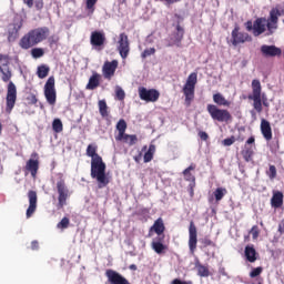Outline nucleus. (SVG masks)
I'll list each match as a JSON object with an SVG mask.
<instances>
[{
	"label": "nucleus",
	"instance_id": "obj_1",
	"mask_svg": "<svg viewBox=\"0 0 284 284\" xmlns=\"http://www.w3.org/2000/svg\"><path fill=\"white\" fill-rule=\"evenodd\" d=\"M278 17H281V10L273 8L270 11L268 18L261 17L253 22V37H261L267 30V37H272L275 30H278Z\"/></svg>",
	"mask_w": 284,
	"mask_h": 284
},
{
	"label": "nucleus",
	"instance_id": "obj_2",
	"mask_svg": "<svg viewBox=\"0 0 284 284\" xmlns=\"http://www.w3.org/2000/svg\"><path fill=\"white\" fill-rule=\"evenodd\" d=\"M1 80L3 83H8L7 85V97H6V113L10 114L12 110H14V105H17V84L11 81L12 79V70L10 67H0Z\"/></svg>",
	"mask_w": 284,
	"mask_h": 284
},
{
	"label": "nucleus",
	"instance_id": "obj_3",
	"mask_svg": "<svg viewBox=\"0 0 284 284\" xmlns=\"http://www.w3.org/2000/svg\"><path fill=\"white\" fill-rule=\"evenodd\" d=\"M49 34L50 29L48 27L32 29L20 39L19 47L22 50H30V48H34V45L45 41Z\"/></svg>",
	"mask_w": 284,
	"mask_h": 284
},
{
	"label": "nucleus",
	"instance_id": "obj_4",
	"mask_svg": "<svg viewBox=\"0 0 284 284\" xmlns=\"http://www.w3.org/2000/svg\"><path fill=\"white\" fill-rule=\"evenodd\" d=\"M105 170L106 165L103 158L91 160V178L98 182L99 190H103L110 184V178L105 174Z\"/></svg>",
	"mask_w": 284,
	"mask_h": 284
},
{
	"label": "nucleus",
	"instance_id": "obj_5",
	"mask_svg": "<svg viewBox=\"0 0 284 284\" xmlns=\"http://www.w3.org/2000/svg\"><path fill=\"white\" fill-rule=\"evenodd\" d=\"M252 95H248V99L253 101V110H251V116L254 121H256V112L261 114L263 112V100L261 99V92H263V88L261 87V80L254 79L251 83Z\"/></svg>",
	"mask_w": 284,
	"mask_h": 284
},
{
	"label": "nucleus",
	"instance_id": "obj_6",
	"mask_svg": "<svg viewBox=\"0 0 284 284\" xmlns=\"http://www.w3.org/2000/svg\"><path fill=\"white\" fill-rule=\"evenodd\" d=\"M55 179V190L58 192V209L62 210V207H65V205H68V200L70 199V189L65 183V176L63 175V173H57Z\"/></svg>",
	"mask_w": 284,
	"mask_h": 284
},
{
	"label": "nucleus",
	"instance_id": "obj_7",
	"mask_svg": "<svg viewBox=\"0 0 284 284\" xmlns=\"http://www.w3.org/2000/svg\"><path fill=\"white\" fill-rule=\"evenodd\" d=\"M196 83H199V74L196 72L190 73L182 89V92L185 97L184 105L186 108H190V105H192V101H194V92L196 90Z\"/></svg>",
	"mask_w": 284,
	"mask_h": 284
},
{
	"label": "nucleus",
	"instance_id": "obj_8",
	"mask_svg": "<svg viewBox=\"0 0 284 284\" xmlns=\"http://www.w3.org/2000/svg\"><path fill=\"white\" fill-rule=\"evenodd\" d=\"M206 111L213 121H217L219 123L232 122V113L227 109L217 108L216 104H207Z\"/></svg>",
	"mask_w": 284,
	"mask_h": 284
},
{
	"label": "nucleus",
	"instance_id": "obj_9",
	"mask_svg": "<svg viewBox=\"0 0 284 284\" xmlns=\"http://www.w3.org/2000/svg\"><path fill=\"white\" fill-rule=\"evenodd\" d=\"M231 43L236 48V45H243V43H252V36L245 31H241V27L235 24L231 32Z\"/></svg>",
	"mask_w": 284,
	"mask_h": 284
},
{
	"label": "nucleus",
	"instance_id": "obj_10",
	"mask_svg": "<svg viewBox=\"0 0 284 284\" xmlns=\"http://www.w3.org/2000/svg\"><path fill=\"white\" fill-rule=\"evenodd\" d=\"M139 97L141 101H146V103H156L161 93L156 89H146L145 87H140L138 89Z\"/></svg>",
	"mask_w": 284,
	"mask_h": 284
},
{
	"label": "nucleus",
	"instance_id": "obj_11",
	"mask_svg": "<svg viewBox=\"0 0 284 284\" xmlns=\"http://www.w3.org/2000/svg\"><path fill=\"white\" fill-rule=\"evenodd\" d=\"M44 97L49 105L57 103V89L54 88V75L49 77L44 84Z\"/></svg>",
	"mask_w": 284,
	"mask_h": 284
},
{
	"label": "nucleus",
	"instance_id": "obj_12",
	"mask_svg": "<svg viewBox=\"0 0 284 284\" xmlns=\"http://www.w3.org/2000/svg\"><path fill=\"white\" fill-rule=\"evenodd\" d=\"M185 36V30L181 24H176V32H173L169 39H166V48H181L182 47V41L183 37Z\"/></svg>",
	"mask_w": 284,
	"mask_h": 284
},
{
	"label": "nucleus",
	"instance_id": "obj_13",
	"mask_svg": "<svg viewBox=\"0 0 284 284\" xmlns=\"http://www.w3.org/2000/svg\"><path fill=\"white\" fill-rule=\"evenodd\" d=\"M21 28H23V19L14 21L8 26L7 39L9 43H14V41L19 39V32L21 31Z\"/></svg>",
	"mask_w": 284,
	"mask_h": 284
},
{
	"label": "nucleus",
	"instance_id": "obj_14",
	"mask_svg": "<svg viewBox=\"0 0 284 284\" xmlns=\"http://www.w3.org/2000/svg\"><path fill=\"white\" fill-rule=\"evenodd\" d=\"M105 33L103 31H93L90 36V43L95 50H103L105 48Z\"/></svg>",
	"mask_w": 284,
	"mask_h": 284
},
{
	"label": "nucleus",
	"instance_id": "obj_15",
	"mask_svg": "<svg viewBox=\"0 0 284 284\" xmlns=\"http://www.w3.org/2000/svg\"><path fill=\"white\" fill-rule=\"evenodd\" d=\"M118 51L122 59H128V54H130V39L128 34L120 33L118 41Z\"/></svg>",
	"mask_w": 284,
	"mask_h": 284
},
{
	"label": "nucleus",
	"instance_id": "obj_16",
	"mask_svg": "<svg viewBox=\"0 0 284 284\" xmlns=\"http://www.w3.org/2000/svg\"><path fill=\"white\" fill-rule=\"evenodd\" d=\"M24 170L31 173L32 179H37V174L39 173V153L33 152L31 154V159L27 161Z\"/></svg>",
	"mask_w": 284,
	"mask_h": 284
},
{
	"label": "nucleus",
	"instance_id": "obj_17",
	"mask_svg": "<svg viewBox=\"0 0 284 284\" xmlns=\"http://www.w3.org/2000/svg\"><path fill=\"white\" fill-rule=\"evenodd\" d=\"M105 276L110 284H130V281L125 276L112 268L105 271Z\"/></svg>",
	"mask_w": 284,
	"mask_h": 284
},
{
	"label": "nucleus",
	"instance_id": "obj_18",
	"mask_svg": "<svg viewBox=\"0 0 284 284\" xmlns=\"http://www.w3.org/2000/svg\"><path fill=\"white\" fill-rule=\"evenodd\" d=\"M116 68H119V61L116 60H112L111 62L105 61L102 67V74L104 79H106L108 81H111L112 77H114L116 72Z\"/></svg>",
	"mask_w": 284,
	"mask_h": 284
},
{
	"label": "nucleus",
	"instance_id": "obj_19",
	"mask_svg": "<svg viewBox=\"0 0 284 284\" xmlns=\"http://www.w3.org/2000/svg\"><path fill=\"white\" fill-rule=\"evenodd\" d=\"M197 243H199V239H197L196 225L194 224V221H191L189 226V248L191 254H194V252H196Z\"/></svg>",
	"mask_w": 284,
	"mask_h": 284
},
{
	"label": "nucleus",
	"instance_id": "obj_20",
	"mask_svg": "<svg viewBox=\"0 0 284 284\" xmlns=\"http://www.w3.org/2000/svg\"><path fill=\"white\" fill-rule=\"evenodd\" d=\"M28 200H29V206L26 212L27 219H32V215L34 212H37V203L39 201V197L37 195V191L30 190L27 194Z\"/></svg>",
	"mask_w": 284,
	"mask_h": 284
},
{
	"label": "nucleus",
	"instance_id": "obj_21",
	"mask_svg": "<svg viewBox=\"0 0 284 284\" xmlns=\"http://www.w3.org/2000/svg\"><path fill=\"white\" fill-rule=\"evenodd\" d=\"M256 143V139L254 135L248 138L245 142L244 149L242 150V156L244 161L250 162L252 161V156H254V145Z\"/></svg>",
	"mask_w": 284,
	"mask_h": 284
},
{
	"label": "nucleus",
	"instance_id": "obj_22",
	"mask_svg": "<svg viewBox=\"0 0 284 284\" xmlns=\"http://www.w3.org/2000/svg\"><path fill=\"white\" fill-rule=\"evenodd\" d=\"M260 50L262 55L266 58L281 57L283 54V50L274 44H263Z\"/></svg>",
	"mask_w": 284,
	"mask_h": 284
},
{
	"label": "nucleus",
	"instance_id": "obj_23",
	"mask_svg": "<svg viewBox=\"0 0 284 284\" xmlns=\"http://www.w3.org/2000/svg\"><path fill=\"white\" fill-rule=\"evenodd\" d=\"M165 241V235H162L151 242V247L155 252V254H165L168 252V245L163 244Z\"/></svg>",
	"mask_w": 284,
	"mask_h": 284
},
{
	"label": "nucleus",
	"instance_id": "obj_24",
	"mask_svg": "<svg viewBox=\"0 0 284 284\" xmlns=\"http://www.w3.org/2000/svg\"><path fill=\"white\" fill-rule=\"evenodd\" d=\"M152 232L158 234V237L165 236V223H163V219L159 217L154 221L153 225L149 230L150 236H152Z\"/></svg>",
	"mask_w": 284,
	"mask_h": 284
},
{
	"label": "nucleus",
	"instance_id": "obj_25",
	"mask_svg": "<svg viewBox=\"0 0 284 284\" xmlns=\"http://www.w3.org/2000/svg\"><path fill=\"white\" fill-rule=\"evenodd\" d=\"M260 129L265 141H272V125L270 124V121L262 119Z\"/></svg>",
	"mask_w": 284,
	"mask_h": 284
},
{
	"label": "nucleus",
	"instance_id": "obj_26",
	"mask_svg": "<svg viewBox=\"0 0 284 284\" xmlns=\"http://www.w3.org/2000/svg\"><path fill=\"white\" fill-rule=\"evenodd\" d=\"M283 192L281 191H273V196L271 199V206L278 210V207H283Z\"/></svg>",
	"mask_w": 284,
	"mask_h": 284
},
{
	"label": "nucleus",
	"instance_id": "obj_27",
	"mask_svg": "<svg viewBox=\"0 0 284 284\" xmlns=\"http://www.w3.org/2000/svg\"><path fill=\"white\" fill-rule=\"evenodd\" d=\"M244 256L248 263H256L258 258V253L253 246L246 245L244 250Z\"/></svg>",
	"mask_w": 284,
	"mask_h": 284
},
{
	"label": "nucleus",
	"instance_id": "obj_28",
	"mask_svg": "<svg viewBox=\"0 0 284 284\" xmlns=\"http://www.w3.org/2000/svg\"><path fill=\"white\" fill-rule=\"evenodd\" d=\"M101 85V74L94 72L85 87V90H97Z\"/></svg>",
	"mask_w": 284,
	"mask_h": 284
},
{
	"label": "nucleus",
	"instance_id": "obj_29",
	"mask_svg": "<svg viewBox=\"0 0 284 284\" xmlns=\"http://www.w3.org/2000/svg\"><path fill=\"white\" fill-rule=\"evenodd\" d=\"M196 170V166L194 164H191L189 168H186L182 174L184 176V181H187L189 183H196V176L192 174Z\"/></svg>",
	"mask_w": 284,
	"mask_h": 284
},
{
	"label": "nucleus",
	"instance_id": "obj_30",
	"mask_svg": "<svg viewBox=\"0 0 284 284\" xmlns=\"http://www.w3.org/2000/svg\"><path fill=\"white\" fill-rule=\"evenodd\" d=\"M213 102L216 105H220L223 108H230V105H232V102H230L227 99H225V97H223V94H221V93L213 94Z\"/></svg>",
	"mask_w": 284,
	"mask_h": 284
},
{
	"label": "nucleus",
	"instance_id": "obj_31",
	"mask_svg": "<svg viewBox=\"0 0 284 284\" xmlns=\"http://www.w3.org/2000/svg\"><path fill=\"white\" fill-rule=\"evenodd\" d=\"M195 270H197V275L202 278H207L210 276V268L203 264H201V261H195Z\"/></svg>",
	"mask_w": 284,
	"mask_h": 284
},
{
	"label": "nucleus",
	"instance_id": "obj_32",
	"mask_svg": "<svg viewBox=\"0 0 284 284\" xmlns=\"http://www.w3.org/2000/svg\"><path fill=\"white\" fill-rule=\"evenodd\" d=\"M116 130L118 135H115V141H121V138L125 134V131L128 130V122H125L123 119L119 120L116 123Z\"/></svg>",
	"mask_w": 284,
	"mask_h": 284
},
{
	"label": "nucleus",
	"instance_id": "obj_33",
	"mask_svg": "<svg viewBox=\"0 0 284 284\" xmlns=\"http://www.w3.org/2000/svg\"><path fill=\"white\" fill-rule=\"evenodd\" d=\"M97 150H99V146L95 144H89L87 148V156H90L91 161H97V159H101V155L97 153Z\"/></svg>",
	"mask_w": 284,
	"mask_h": 284
},
{
	"label": "nucleus",
	"instance_id": "obj_34",
	"mask_svg": "<svg viewBox=\"0 0 284 284\" xmlns=\"http://www.w3.org/2000/svg\"><path fill=\"white\" fill-rule=\"evenodd\" d=\"M121 141L123 143H126V145H136L138 141H139V138L136 136V134H128V133H124L123 136L121 138Z\"/></svg>",
	"mask_w": 284,
	"mask_h": 284
},
{
	"label": "nucleus",
	"instance_id": "obj_35",
	"mask_svg": "<svg viewBox=\"0 0 284 284\" xmlns=\"http://www.w3.org/2000/svg\"><path fill=\"white\" fill-rule=\"evenodd\" d=\"M98 108L102 119H108L110 116V111H108V102H105V100H100L98 102Z\"/></svg>",
	"mask_w": 284,
	"mask_h": 284
},
{
	"label": "nucleus",
	"instance_id": "obj_36",
	"mask_svg": "<svg viewBox=\"0 0 284 284\" xmlns=\"http://www.w3.org/2000/svg\"><path fill=\"white\" fill-rule=\"evenodd\" d=\"M156 153V145L150 144L148 151L144 153V163H150L152 159H154V154Z\"/></svg>",
	"mask_w": 284,
	"mask_h": 284
},
{
	"label": "nucleus",
	"instance_id": "obj_37",
	"mask_svg": "<svg viewBox=\"0 0 284 284\" xmlns=\"http://www.w3.org/2000/svg\"><path fill=\"white\" fill-rule=\"evenodd\" d=\"M37 74H38L39 79H45V77H48V74H50V67H48L45 64L39 65Z\"/></svg>",
	"mask_w": 284,
	"mask_h": 284
},
{
	"label": "nucleus",
	"instance_id": "obj_38",
	"mask_svg": "<svg viewBox=\"0 0 284 284\" xmlns=\"http://www.w3.org/2000/svg\"><path fill=\"white\" fill-rule=\"evenodd\" d=\"M227 194V189L225 187H217L213 192V196L215 197V201L219 203V201H223V197Z\"/></svg>",
	"mask_w": 284,
	"mask_h": 284
},
{
	"label": "nucleus",
	"instance_id": "obj_39",
	"mask_svg": "<svg viewBox=\"0 0 284 284\" xmlns=\"http://www.w3.org/2000/svg\"><path fill=\"white\" fill-rule=\"evenodd\" d=\"M52 130L53 132H55V134H60V132H63V122H61V119L53 120Z\"/></svg>",
	"mask_w": 284,
	"mask_h": 284
},
{
	"label": "nucleus",
	"instance_id": "obj_40",
	"mask_svg": "<svg viewBox=\"0 0 284 284\" xmlns=\"http://www.w3.org/2000/svg\"><path fill=\"white\" fill-rule=\"evenodd\" d=\"M45 54V50L43 48H33L31 49L32 59H41Z\"/></svg>",
	"mask_w": 284,
	"mask_h": 284
},
{
	"label": "nucleus",
	"instance_id": "obj_41",
	"mask_svg": "<svg viewBox=\"0 0 284 284\" xmlns=\"http://www.w3.org/2000/svg\"><path fill=\"white\" fill-rule=\"evenodd\" d=\"M268 146L272 154H278V150H281V142L276 139L272 141Z\"/></svg>",
	"mask_w": 284,
	"mask_h": 284
},
{
	"label": "nucleus",
	"instance_id": "obj_42",
	"mask_svg": "<svg viewBox=\"0 0 284 284\" xmlns=\"http://www.w3.org/2000/svg\"><path fill=\"white\" fill-rule=\"evenodd\" d=\"M0 68H10V55L0 53Z\"/></svg>",
	"mask_w": 284,
	"mask_h": 284
},
{
	"label": "nucleus",
	"instance_id": "obj_43",
	"mask_svg": "<svg viewBox=\"0 0 284 284\" xmlns=\"http://www.w3.org/2000/svg\"><path fill=\"white\" fill-rule=\"evenodd\" d=\"M58 230H68L70 227V219L69 217H63L58 224H57Z\"/></svg>",
	"mask_w": 284,
	"mask_h": 284
},
{
	"label": "nucleus",
	"instance_id": "obj_44",
	"mask_svg": "<svg viewBox=\"0 0 284 284\" xmlns=\"http://www.w3.org/2000/svg\"><path fill=\"white\" fill-rule=\"evenodd\" d=\"M248 234H252L253 241H256V239H258V235L261 234V230L258 229V225H253Z\"/></svg>",
	"mask_w": 284,
	"mask_h": 284
},
{
	"label": "nucleus",
	"instance_id": "obj_45",
	"mask_svg": "<svg viewBox=\"0 0 284 284\" xmlns=\"http://www.w3.org/2000/svg\"><path fill=\"white\" fill-rule=\"evenodd\" d=\"M268 179H271V181H274V179L276 178V166L271 164L268 166V171L266 172Z\"/></svg>",
	"mask_w": 284,
	"mask_h": 284
},
{
	"label": "nucleus",
	"instance_id": "obj_46",
	"mask_svg": "<svg viewBox=\"0 0 284 284\" xmlns=\"http://www.w3.org/2000/svg\"><path fill=\"white\" fill-rule=\"evenodd\" d=\"M152 54H156V49H155V48L145 49V50L141 53V57H142L143 59H148V57H152Z\"/></svg>",
	"mask_w": 284,
	"mask_h": 284
},
{
	"label": "nucleus",
	"instance_id": "obj_47",
	"mask_svg": "<svg viewBox=\"0 0 284 284\" xmlns=\"http://www.w3.org/2000/svg\"><path fill=\"white\" fill-rule=\"evenodd\" d=\"M201 243L203 247H215L216 243H214L212 240H210L207 236L201 240Z\"/></svg>",
	"mask_w": 284,
	"mask_h": 284
},
{
	"label": "nucleus",
	"instance_id": "obj_48",
	"mask_svg": "<svg viewBox=\"0 0 284 284\" xmlns=\"http://www.w3.org/2000/svg\"><path fill=\"white\" fill-rule=\"evenodd\" d=\"M261 274H263V266L253 268L252 272L250 273V277L256 278V276H261Z\"/></svg>",
	"mask_w": 284,
	"mask_h": 284
},
{
	"label": "nucleus",
	"instance_id": "obj_49",
	"mask_svg": "<svg viewBox=\"0 0 284 284\" xmlns=\"http://www.w3.org/2000/svg\"><path fill=\"white\" fill-rule=\"evenodd\" d=\"M115 97L119 101H123V99H125V91H123L121 87H118L115 90Z\"/></svg>",
	"mask_w": 284,
	"mask_h": 284
},
{
	"label": "nucleus",
	"instance_id": "obj_50",
	"mask_svg": "<svg viewBox=\"0 0 284 284\" xmlns=\"http://www.w3.org/2000/svg\"><path fill=\"white\" fill-rule=\"evenodd\" d=\"M235 142H236V138H234V135H232L231 138L224 139L222 143L226 148H230V145H234Z\"/></svg>",
	"mask_w": 284,
	"mask_h": 284
},
{
	"label": "nucleus",
	"instance_id": "obj_51",
	"mask_svg": "<svg viewBox=\"0 0 284 284\" xmlns=\"http://www.w3.org/2000/svg\"><path fill=\"white\" fill-rule=\"evenodd\" d=\"M27 101L29 102V105H37V103H39V99H37V95L34 93H31L27 98Z\"/></svg>",
	"mask_w": 284,
	"mask_h": 284
},
{
	"label": "nucleus",
	"instance_id": "obj_52",
	"mask_svg": "<svg viewBox=\"0 0 284 284\" xmlns=\"http://www.w3.org/2000/svg\"><path fill=\"white\" fill-rule=\"evenodd\" d=\"M97 1L99 0H87V10L94 12V6H97Z\"/></svg>",
	"mask_w": 284,
	"mask_h": 284
},
{
	"label": "nucleus",
	"instance_id": "obj_53",
	"mask_svg": "<svg viewBox=\"0 0 284 284\" xmlns=\"http://www.w3.org/2000/svg\"><path fill=\"white\" fill-rule=\"evenodd\" d=\"M34 6L37 10H43L44 2L43 0H36Z\"/></svg>",
	"mask_w": 284,
	"mask_h": 284
},
{
	"label": "nucleus",
	"instance_id": "obj_54",
	"mask_svg": "<svg viewBox=\"0 0 284 284\" xmlns=\"http://www.w3.org/2000/svg\"><path fill=\"white\" fill-rule=\"evenodd\" d=\"M199 136L202 141H207L210 139V135H207V133L204 131H200Z\"/></svg>",
	"mask_w": 284,
	"mask_h": 284
},
{
	"label": "nucleus",
	"instance_id": "obj_55",
	"mask_svg": "<svg viewBox=\"0 0 284 284\" xmlns=\"http://www.w3.org/2000/svg\"><path fill=\"white\" fill-rule=\"evenodd\" d=\"M31 250H33V251L39 250V241L33 240V241L31 242Z\"/></svg>",
	"mask_w": 284,
	"mask_h": 284
},
{
	"label": "nucleus",
	"instance_id": "obj_56",
	"mask_svg": "<svg viewBox=\"0 0 284 284\" xmlns=\"http://www.w3.org/2000/svg\"><path fill=\"white\" fill-rule=\"evenodd\" d=\"M194 187H196V183L189 184L190 196H194Z\"/></svg>",
	"mask_w": 284,
	"mask_h": 284
},
{
	"label": "nucleus",
	"instance_id": "obj_57",
	"mask_svg": "<svg viewBox=\"0 0 284 284\" xmlns=\"http://www.w3.org/2000/svg\"><path fill=\"white\" fill-rule=\"evenodd\" d=\"M172 284H192V282H185V281H181L179 278H175L172 281Z\"/></svg>",
	"mask_w": 284,
	"mask_h": 284
},
{
	"label": "nucleus",
	"instance_id": "obj_58",
	"mask_svg": "<svg viewBox=\"0 0 284 284\" xmlns=\"http://www.w3.org/2000/svg\"><path fill=\"white\" fill-rule=\"evenodd\" d=\"M49 43H50V45H54V44L59 43V38H57V37H51V38L49 39Z\"/></svg>",
	"mask_w": 284,
	"mask_h": 284
},
{
	"label": "nucleus",
	"instance_id": "obj_59",
	"mask_svg": "<svg viewBox=\"0 0 284 284\" xmlns=\"http://www.w3.org/2000/svg\"><path fill=\"white\" fill-rule=\"evenodd\" d=\"M26 6L32 8L34 6V0H22Z\"/></svg>",
	"mask_w": 284,
	"mask_h": 284
},
{
	"label": "nucleus",
	"instance_id": "obj_60",
	"mask_svg": "<svg viewBox=\"0 0 284 284\" xmlns=\"http://www.w3.org/2000/svg\"><path fill=\"white\" fill-rule=\"evenodd\" d=\"M246 30H247L248 32H252V30H254V24H252V21H247V22H246Z\"/></svg>",
	"mask_w": 284,
	"mask_h": 284
},
{
	"label": "nucleus",
	"instance_id": "obj_61",
	"mask_svg": "<svg viewBox=\"0 0 284 284\" xmlns=\"http://www.w3.org/2000/svg\"><path fill=\"white\" fill-rule=\"evenodd\" d=\"M278 233L284 234V219L282 220L281 224L278 225Z\"/></svg>",
	"mask_w": 284,
	"mask_h": 284
},
{
	"label": "nucleus",
	"instance_id": "obj_62",
	"mask_svg": "<svg viewBox=\"0 0 284 284\" xmlns=\"http://www.w3.org/2000/svg\"><path fill=\"white\" fill-rule=\"evenodd\" d=\"M180 0H165L166 6H172L173 3H179Z\"/></svg>",
	"mask_w": 284,
	"mask_h": 284
},
{
	"label": "nucleus",
	"instance_id": "obj_63",
	"mask_svg": "<svg viewBox=\"0 0 284 284\" xmlns=\"http://www.w3.org/2000/svg\"><path fill=\"white\" fill-rule=\"evenodd\" d=\"M235 141H240V143H243V141H245V136L243 135H239Z\"/></svg>",
	"mask_w": 284,
	"mask_h": 284
},
{
	"label": "nucleus",
	"instance_id": "obj_64",
	"mask_svg": "<svg viewBox=\"0 0 284 284\" xmlns=\"http://www.w3.org/2000/svg\"><path fill=\"white\" fill-rule=\"evenodd\" d=\"M129 270H132V272H136V270H138L136 264H131L129 266Z\"/></svg>",
	"mask_w": 284,
	"mask_h": 284
}]
</instances>
